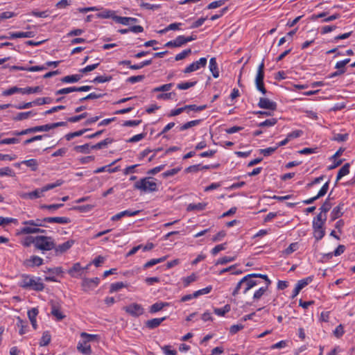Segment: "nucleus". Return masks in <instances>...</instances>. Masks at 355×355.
Segmentation results:
<instances>
[{
	"instance_id": "nucleus-1",
	"label": "nucleus",
	"mask_w": 355,
	"mask_h": 355,
	"mask_svg": "<svg viewBox=\"0 0 355 355\" xmlns=\"http://www.w3.org/2000/svg\"><path fill=\"white\" fill-rule=\"evenodd\" d=\"M19 286L23 288L32 289L35 291H42L44 288V284L42 282L41 278H34L28 275H22Z\"/></svg>"
},
{
	"instance_id": "nucleus-2",
	"label": "nucleus",
	"mask_w": 355,
	"mask_h": 355,
	"mask_svg": "<svg viewBox=\"0 0 355 355\" xmlns=\"http://www.w3.org/2000/svg\"><path fill=\"white\" fill-rule=\"evenodd\" d=\"M257 284L258 282L257 280L248 278L245 275L237 283L232 291V295L234 297L236 296L239 293L240 290H242L243 294H246L249 290Z\"/></svg>"
},
{
	"instance_id": "nucleus-3",
	"label": "nucleus",
	"mask_w": 355,
	"mask_h": 355,
	"mask_svg": "<svg viewBox=\"0 0 355 355\" xmlns=\"http://www.w3.org/2000/svg\"><path fill=\"white\" fill-rule=\"evenodd\" d=\"M152 178H144L139 181H137L134 184L135 189L140 190L143 192H154L157 191V185L155 182L152 180Z\"/></svg>"
},
{
	"instance_id": "nucleus-4",
	"label": "nucleus",
	"mask_w": 355,
	"mask_h": 355,
	"mask_svg": "<svg viewBox=\"0 0 355 355\" xmlns=\"http://www.w3.org/2000/svg\"><path fill=\"white\" fill-rule=\"evenodd\" d=\"M35 248L42 251H49L55 248V241L51 236H37Z\"/></svg>"
},
{
	"instance_id": "nucleus-5",
	"label": "nucleus",
	"mask_w": 355,
	"mask_h": 355,
	"mask_svg": "<svg viewBox=\"0 0 355 355\" xmlns=\"http://www.w3.org/2000/svg\"><path fill=\"white\" fill-rule=\"evenodd\" d=\"M264 79V62L263 60L259 65L257 73L255 78V84L257 89L260 91L263 94H266V89L263 84Z\"/></svg>"
},
{
	"instance_id": "nucleus-6",
	"label": "nucleus",
	"mask_w": 355,
	"mask_h": 355,
	"mask_svg": "<svg viewBox=\"0 0 355 355\" xmlns=\"http://www.w3.org/2000/svg\"><path fill=\"white\" fill-rule=\"evenodd\" d=\"M123 309L132 317H139L144 312V308L141 304L137 303H132L128 306H125Z\"/></svg>"
},
{
	"instance_id": "nucleus-7",
	"label": "nucleus",
	"mask_w": 355,
	"mask_h": 355,
	"mask_svg": "<svg viewBox=\"0 0 355 355\" xmlns=\"http://www.w3.org/2000/svg\"><path fill=\"white\" fill-rule=\"evenodd\" d=\"M100 279L98 277L89 279L84 278L83 279L81 286L83 291H89L94 289L99 284Z\"/></svg>"
},
{
	"instance_id": "nucleus-8",
	"label": "nucleus",
	"mask_w": 355,
	"mask_h": 355,
	"mask_svg": "<svg viewBox=\"0 0 355 355\" xmlns=\"http://www.w3.org/2000/svg\"><path fill=\"white\" fill-rule=\"evenodd\" d=\"M207 60L206 58H201L199 60L193 62L188 67H187L184 70V73H189L200 69L201 67H205L207 64Z\"/></svg>"
},
{
	"instance_id": "nucleus-9",
	"label": "nucleus",
	"mask_w": 355,
	"mask_h": 355,
	"mask_svg": "<svg viewBox=\"0 0 355 355\" xmlns=\"http://www.w3.org/2000/svg\"><path fill=\"white\" fill-rule=\"evenodd\" d=\"M258 106L262 109L275 111L277 110V103L266 98H260Z\"/></svg>"
},
{
	"instance_id": "nucleus-10",
	"label": "nucleus",
	"mask_w": 355,
	"mask_h": 355,
	"mask_svg": "<svg viewBox=\"0 0 355 355\" xmlns=\"http://www.w3.org/2000/svg\"><path fill=\"white\" fill-rule=\"evenodd\" d=\"M51 314L56 318L58 320H63L66 315H64L60 311V306L59 303L55 302H51Z\"/></svg>"
},
{
	"instance_id": "nucleus-11",
	"label": "nucleus",
	"mask_w": 355,
	"mask_h": 355,
	"mask_svg": "<svg viewBox=\"0 0 355 355\" xmlns=\"http://www.w3.org/2000/svg\"><path fill=\"white\" fill-rule=\"evenodd\" d=\"M73 240H69L58 246L55 245V248H53V250H55V252L57 255L63 254L65 252H67L69 249H70L73 245Z\"/></svg>"
},
{
	"instance_id": "nucleus-12",
	"label": "nucleus",
	"mask_w": 355,
	"mask_h": 355,
	"mask_svg": "<svg viewBox=\"0 0 355 355\" xmlns=\"http://www.w3.org/2000/svg\"><path fill=\"white\" fill-rule=\"evenodd\" d=\"M140 212L139 210L136 211H130V210H125L121 212H119L116 214V215L113 216L111 218L112 221H116L120 220L123 216H135L137 215Z\"/></svg>"
},
{
	"instance_id": "nucleus-13",
	"label": "nucleus",
	"mask_w": 355,
	"mask_h": 355,
	"mask_svg": "<svg viewBox=\"0 0 355 355\" xmlns=\"http://www.w3.org/2000/svg\"><path fill=\"white\" fill-rule=\"evenodd\" d=\"M43 220L46 223H56L60 224H67L71 222L70 218L67 217H46L43 218Z\"/></svg>"
},
{
	"instance_id": "nucleus-14",
	"label": "nucleus",
	"mask_w": 355,
	"mask_h": 355,
	"mask_svg": "<svg viewBox=\"0 0 355 355\" xmlns=\"http://www.w3.org/2000/svg\"><path fill=\"white\" fill-rule=\"evenodd\" d=\"M77 349L82 354L89 355L92 354V349L89 344L86 343L84 340L83 342H79L77 345Z\"/></svg>"
},
{
	"instance_id": "nucleus-15",
	"label": "nucleus",
	"mask_w": 355,
	"mask_h": 355,
	"mask_svg": "<svg viewBox=\"0 0 355 355\" xmlns=\"http://www.w3.org/2000/svg\"><path fill=\"white\" fill-rule=\"evenodd\" d=\"M46 230L38 228L37 227H28L26 226L21 228V233L23 234H31L36 233H45Z\"/></svg>"
},
{
	"instance_id": "nucleus-16",
	"label": "nucleus",
	"mask_w": 355,
	"mask_h": 355,
	"mask_svg": "<svg viewBox=\"0 0 355 355\" xmlns=\"http://www.w3.org/2000/svg\"><path fill=\"white\" fill-rule=\"evenodd\" d=\"M166 320V317H163L161 318H153L151 320H148L146 322V327L152 329H155L160 325V324Z\"/></svg>"
},
{
	"instance_id": "nucleus-17",
	"label": "nucleus",
	"mask_w": 355,
	"mask_h": 355,
	"mask_svg": "<svg viewBox=\"0 0 355 355\" xmlns=\"http://www.w3.org/2000/svg\"><path fill=\"white\" fill-rule=\"evenodd\" d=\"M209 68L214 78H216L219 76V71L216 58H211L210 59Z\"/></svg>"
},
{
	"instance_id": "nucleus-18",
	"label": "nucleus",
	"mask_w": 355,
	"mask_h": 355,
	"mask_svg": "<svg viewBox=\"0 0 355 355\" xmlns=\"http://www.w3.org/2000/svg\"><path fill=\"white\" fill-rule=\"evenodd\" d=\"M182 45H184L183 35H180L177 37L175 40L169 41L165 44V46L170 48L179 47Z\"/></svg>"
},
{
	"instance_id": "nucleus-19",
	"label": "nucleus",
	"mask_w": 355,
	"mask_h": 355,
	"mask_svg": "<svg viewBox=\"0 0 355 355\" xmlns=\"http://www.w3.org/2000/svg\"><path fill=\"white\" fill-rule=\"evenodd\" d=\"M38 314V310L36 308H33L28 311V316L31 321L33 327L37 329L36 316Z\"/></svg>"
},
{
	"instance_id": "nucleus-20",
	"label": "nucleus",
	"mask_w": 355,
	"mask_h": 355,
	"mask_svg": "<svg viewBox=\"0 0 355 355\" xmlns=\"http://www.w3.org/2000/svg\"><path fill=\"white\" fill-rule=\"evenodd\" d=\"M207 205V203L206 202H199L198 204L191 203L187 206V210L188 211H202L205 209Z\"/></svg>"
},
{
	"instance_id": "nucleus-21",
	"label": "nucleus",
	"mask_w": 355,
	"mask_h": 355,
	"mask_svg": "<svg viewBox=\"0 0 355 355\" xmlns=\"http://www.w3.org/2000/svg\"><path fill=\"white\" fill-rule=\"evenodd\" d=\"M168 306V303L167 302H156L150 306L149 311L151 313H155L162 310L164 307Z\"/></svg>"
},
{
	"instance_id": "nucleus-22",
	"label": "nucleus",
	"mask_w": 355,
	"mask_h": 355,
	"mask_svg": "<svg viewBox=\"0 0 355 355\" xmlns=\"http://www.w3.org/2000/svg\"><path fill=\"white\" fill-rule=\"evenodd\" d=\"M343 204H339L337 207H334L331 213V220H334L340 218L343 215L341 211L343 209Z\"/></svg>"
},
{
	"instance_id": "nucleus-23",
	"label": "nucleus",
	"mask_w": 355,
	"mask_h": 355,
	"mask_svg": "<svg viewBox=\"0 0 355 355\" xmlns=\"http://www.w3.org/2000/svg\"><path fill=\"white\" fill-rule=\"evenodd\" d=\"M82 78L81 75L74 74L71 76H66L62 78L61 81L65 83H76L79 81Z\"/></svg>"
},
{
	"instance_id": "nucleus-24",
	"label": "nucleus",
	"mask_w": 355,
	"mask_h": 355,
	"mask_svg": "<svg viewBox=\"0 0 355 355\" xmlns=\"http://www.w3.org/2000/svg\"><path fill=\"white\" fill-rule=\"evenodd\" d=\"M349 167L350 164L349 163H346L340 168L337 174L336 181H338L343 176L347 175L349 173Z\"/></svg>"
},
{
	"instance_id": "nucleus-25",
	"label": "nucleus",
	"mask_w": 355,
	"mask_h": 355,
	"mask_svg": "<svg viewBox=\"0 0 355 355\" xmlns=\"http://www.w3.org/2000/svg\"><path fill=\"white\" fill-rule=\"evenodd\" d=\"M112 141H113L112 139L106 138L105 139L101 141V142H98L96 144L92 146L91 148L94 149V150L101 149V148L106 147L108 144H112Z\"/></svg>"
},
{
	"instance_id": "nucleus-26",
	"label": "nucleus",
	"mask_w": 355,
	"mask_h": 355,
	"mask_svg": "<svg viewBox=\"0 0 355 355\" xmlns=\"http://www.w3.org/2000/svg\"><path fill=\"white\" fill-rule=\"evenodd\" d=\"M96 16H97V17L101 18V19L112 18L114 20V16H116V15H115V12L113 10H105L104 11H103L100 13H98L96 15Z\"/></svg>"
},
{
	"instance_id": "nucleus-27",
	"label": "nucleus",
	"mask_w": 355,
	"mask_h": 355,
	"mask_svg": "<svg viewBox=\"0 0 355 355\" xmlns=\"http://www.w3.org/2000/svg\"><path fill=\"white\" fill-rule=\"evenodd\" d=\"M88 130H89V129L86 128V129L80 130L76 132H70V133L67 134L64 136V137H65L66 140L70 141L72 139H73L74 137H80V136L83 135L85 132H86Z\"/></svg>"
},
{
	"instance_id": "nucleus-28",
	"label": "nucleus",
	"mask_w": 355,
	"mask_h": 355,
	"mask_svg": "<svg viewBox=\"0 0 355 355\" xmlns=\"http://www.w3.org/2000/svg\"><path fill=\"white\" fill-rule=\"evenodd\" d=\"M268 286H264L260 287L257 291H256L253 295V300L254 301H257L261 298V297L265 294L266 291L268 290Z\"/></svg>"
},
{
	"instance_id": "nucleus-29",
	"label": "nucleus",
	"mask_w": 355,
	"mask_h": 355,
	"mask_svg": "<svg viewBox=\"0 0 355 355\" xmlns=\"http://www.w3.org/2000/svg\"><path fill=\"white\" fill-rule=\"evenodd\" d=\"M21 163L28 167H30L33 171H36L37 170L38 162L35 159L24 160L21 162Z\"/></svg>"
},
{
	"instance_id": "nucleus-30",
	"label": "nucleus",
	"mask_w": 355,
	"mask_h": 355,
	"mask_svg": "<svg viewBox=\"0 0 355 355\" xmlns=\"http://www.w3.org/2000/svg\"><path fill=\"white\" fill-rule=\"evenodd\" d=\"M35 113H34L33 111H28V112H19L15 117H13V120L22 121V120L28 119L31 116L35 115Z\"/></svg>"
},
{
	"instance_id": "nucleus-31",
	"label": "nucleus",
	"mask_w": 355,
	"mask_h": 355,
	"mask_svg": "<svg viewBox=\"0 0 355 355\" xmlns=\"http://www.w3.org/2000/svg\"><path fill=\"white\" fill-rule=\"evenodd\" d=\"M42 90V88L40 86L31 87H27L25 88H21V94H34V93H40Z\"/></svg>"
},
{
	"instance_id": "nucleus-32",
	"label": "nucleus",
	"mask_w": 355,
	"mask_h": 355,
	"mask_svg": "<svg viewBox=\"0 0 355 355\" xmlns=\"http://www.w3.org/2000/svg\"><path fill=\"white\" fill-rule=\"evenodd\" d=\"M43 222H44L43 219L37 218L36 220H25L22 223V224L35 227H45V225L43 224Z\"/></svg>"
},
{
	"instance_id": "nucleus-33",
	"label": "nucleus",
	"mask_w": 355,
	"mask_h": 355,
	"mask_svg": "<svg viewBox=\"0 0 355 355\" xmlns=\"http://www.w3.org/2000/svg\"><path fill=\"white\" fill-rule=\"evenodd\" d=\"M83 270H84L83 268L81 267L80 263H76L73 265V266L68 270V273L71 277H76V273L80 272Z\"/></svg>"
},
{
	"instance_id": "nucleus-34",
	"label": "nucleus",
	"mask_w": 355,
	"mask_h": 355,
	"mask_svg": "<svg viewBox=\"0 0 355 355\" xmlns=\"http://www.w3.org/2000/svg\"><path fill=\"white\" fill-rule=\"evenodd\" d=\"M200 121H201V120L199 119V120H193V121L187 122L186 123L180 126L179 129L180 131L186 130L190 128L198 125L200 123Z\"/></svg>"
},
{
	"instance_id": "nucleus-35",
	"label": "nucleus",
	"mask_w": 355,
	"mask_h": 355,
	"mask_svg": "<svg viewBox=\"0 0 355 355\" xmlns=\"http://www.w3.org/2000/svg\"><path fill=\"white\" fill-rule=\"evenodd\" d=\"M166 257H161L159 259H151L149 261L146 262L144 265V268H148L152 267L157 263H162V262L166 260Z\"/></svg>"
},
{
	"instance_id": "nucleus-36",
	"label": "nucleus",
	"mask_w": 355,
	"mask_h": 355,
	"mask_svg": "<svg viewBox=\"0 0 355 355\" xmlns=\"http://www.w3.org/2000/svg\"><path fill=\"white\" fill-rule=\"evenodd\" d=\"M51 335L49 333V331H44L43 333V335L41 338V340H40V346H46L48 345L50 342H51Z\"/></svg>"
},
{
	"instance_id": "nucleus-37",
	"label": "nucleus",
	"mask_w": 355,
	"mask_h": 355,
	"mask_svg": "<svg viewBox=\"0 0 355 355\" xmlns=\"http://www.w3.org/2000/svg\"><path fill=\"white\" fill-rule=\"evenodd\" d=\"M27 261L31 263L30 266H40L43 263V259L37 256H32Z\"/></svg>"
},
{
	"instance_id": "nucleus-38",
	"label": "nucleus",
	"mask_w": 355,
	"mask_h": 355,
	"mask_svg": "<svg viewBox=\"0 0 355 355\" xmlns=\"http://www.w3.org/2000/svg\"><path fill=\"white\" fill-rule=\"evenodd\" d=\"M231 310L230 304H226L223 308H216L214 309V313L218 316H224L225 313H228Z\"/></svg>"
},
{
	"instance_id": "nucleus-39",
	"label": "nucleus",
	"mask_w": 355,
	"mask_h": 355,
	"mask_svg": "<svg viewBox=\"0 0 355 355\" xmlns=\"http://www.w3.org/2000/svg\"><path fill=\"white\" fill-rule=\"evenodd\" d=\"M63 184V181L62 180H58L55 183L49 184L45 185L42 188V191H47L51 189H53L57 187H59Z\"/></svg>"
},
{
	"instance_id": "nucleus-40",
	"label": "nucleus",
	"mask_w": 355,
	"mask_h": 355,
	"mask_svg": "<svg viewBox=\"0 0 355 355\" xmlns=\"http://www.w3.org/2000/svg\"><path fill=\"white\" fill-rule=\"evenodd\" d=\"M9 176V177H15V173L14 171L10 167H4L0 168V176Z\"/></svg>"
},
{
	"instance_id": "nucleus-41",
	"label": "nucleus",
	"mask_w": 355,
	"mask_h": 355,
	"mask_svg": "<svg viewBox=\"0 0 355 355\" xmlns=\"http://www.w3.org/2000/svg\"><path fill=\"white\" fill-rule=\"evenodd\" d=\"M80 337L84 339V340L89 344V342L96 340L98 338V336L96 334H89L85 332H83L80 334Z\"/></svg>"
},
{
	"instance_id": "nucleus-42",
	"label": "nucleus",
	"mask_w": 355,
	"mask_h": 355,
	"mask_svg": "<svg viewBox=\"0 0 355 355\" xmlns=\"http://www.w3.org/2000/svg\"><path fill=\"white\" fill-rule=\"evenodd\" d=\"M277 123V119L275 118L266 119V121L258 124L259 127H270L275 125Z\"/></svg>"
},
{
	"instance_id": "nucleus-43",
	"label": "nucleus",
	"mask_w": 355,
	"mask_h": 355,
	"mask_svg": "<svg viewBox=\"0 0 355 355\" xmlns=\"http://www.w3.org/2000/svg\"><path fill=\"white\" fill-rule=\"evenodd\" d=\"M52 99L50 97H44V98H38L36 100L33 101L34 105H42L44 104L51 103Z\"/></svg>"
},
{
	"instance_id": "nucleus-44",
	"label": "nucleus",
	"mask_w": 355,
	"mask_h": 355,
	"mask_svg": "<svg viewBox=\"0 0 355 355\" xmlns=\"http://www.w3.org/2000/svg\"><path fill=\"white\" fill-rule=\"evenodd\" d=\"M89 146L88 144L81 145V146H76L74 147V150L78 153H89L90 152Z\"/></svg>"
},
{
	"instance_id": "nucleus-45",
	"label": "nucleus",
	"mask_w": 355,
	"mask_h": 355,
	"mask_svg": "<svg viewBox=\"0 0 355 355\" xmlns=\"http://www.w3.org/2000/svg\"><path fill=\"white\" fill-rule=\"evenodd\" d=\"M182 25L181 23H173L169 24L167 27H166L164 29L159 31V33H164L168 31L173 30H179L180 26Z\"/></svg>"
},
{
	"instance_id": "nucleus-46",
	"label": "nucleus",
	"mask_w": 355,
	"mask_h": 355,
	"mask_svg": "<svg viewBox=\"0 0 355 355\" xmlns=\"http://www.w3.org/2000/svg\"><path fill=\"white\" fill-rule=\"evenodd\" d=\"M63 204L42 205L40 206V208L42 209H45L53 211L63 207Z\"/></svg>"
},
{
	"instance_id": "nucleus-47",
	"label": "nucleus",
	"mask_w": 355,
	"mask_h": 355,
	"mask_svg": "<svg viewBox=\"0 0 355 355\" xmlns=\"http://www.w3.org/2000/svg\"><path fill=\"white\" fill-rule=\"evenodd\" d=\"M211 289H212L211 286H207L206 288H204L202 289H200V290H198L197 291H195L193 293V296L196 297H198L200 295L207 294V293L211 292Z\"/></svg>"
},
{
	"instance_id": "nucleus-48",
	"label": "nucleus",
	"mask_w": 355,
	"mask_h": 355,
	"mask_svg": "<svg viewBox=\"0 0 355 355\" xmlns=\"http://www.w3.org/2000/svg\"><path fill=\"white\" fill-rule=\"evenodd\" d=\"M33 128L34 130V132H48L50 130H52L51 126V123L46 124V125H42L35 126V127H33Z\"/></svg>"
},
{
	"instance_id": "nucleus-49",
	"label": "nucleus",
	"mask_w": 355,
	"mask_h": 355,
	"mask_svg": "<svg viewBox=\"0 0 355 355\" xmlns=\"http://www.w3.org/2000/svg\"><path fill=\"white\" fill-rule=\"evenodd\" d=\"M73 92H77L76 87H70L60 89L56 91L55 94L56 95L67 94H69Z\"/></svg>"
},
{
	"instance_id": "nucleus-50",
	"label": "nucleus",
	"mask_w": 355,
	"mask_h": 355,
	"mask_svg": "<svg viewBox=\"0 0 355 355\" xmlns=\"http://www.w3.org/2000/svg\"><path fill=\"white\" fill-rule=\"evenodd\" d=\"M173 85V83H168L163 85H161L159 87H155L153 89V92H167L171 89L172 86Z\"/></svg>"
},
{
	"instance_id": "nucleus-51",
	"label": "nucleus",
	"mask_w": 355,
	"mask_h": 355,
	"mask_svg": "<svg viewBox=\"0 0 355 355\" xmlns=\"http://www.w3.org/2000/svg\"><path fill=\"white\" fill-rule=\"evenodd\" d=\"M312 281L311 277H309L307 278L301 279L297 282L296 286L301 291L304 288L309 282Z\"/></svg>"
},
{
	"instance_id": "nucleus-52",
	"label": "nucleus",
	"mask_w": 355,
	"mask_h": 355,
	"mask_svg": "<svg viewBox=\"0 0 355 355\" xmlns=\"http://www.w3.org/2000/svg\"><path fill=\"white\" fill-rule=\"evenodd\" d=\"M17 325L20 327L19 333L20 335H23L26 333L25 328L27 327L26 322H24L19 317L17 318Z\"/></svg>"
},
{
	"instance_id": "nucleus-53",
	"label": "nucleus",
	"mask_w": 355,
	"mask_h": 355,
	"mask_svg": "<svg viewBox=\"0 0 355 355\" xmlns=\"http://www.w3.org/2000/svg\"><path fill=\"white\" fill-rule=\"evenodd\" d=\"M88 114L87 112L82 113L80 115L74 116L68 118L67 121L71 123H76L80 121L83 119H85L87 116Z\"/></svg>"
},
{
	"instance_id": "nucleus-54",
	"label": "nucleus",
	"mask_w": 355,
	"mask_h": 355,
	"mask_svg": "<svg viewBox=\"0 0 355 355\" xmlns=\"http://www.w3.org/2000/svg\"><path fill=\"white\" fill-rule=\"evenodd\" d=\"M112 79V77L111 76H96V77L93 80V82H94V83H102L109 82V81H110Z\"/></svg>"
},
{
	"instance_id": "nucleus-55",
	"label": "nucleus",
	"mask_w": 355,
	"mask_h": 355,
	"mask_svg": "<svg viewBox=\"0 0 355 355\" xmlns=\"http://www.w3.org/2000/svg\"><path fill=\"white\" fill-rule=\"evenodd\" d=\"M191 53V50L190 49L184 50L182 52L177 54L175 55V59L176 61H179V60H183L187 56H188Z\"/></svg>"
},
{
	"instance_id": "nucleus-56",
	"label": "nucleus",
	"mask_w": 355,
	"mask_h": 355,
	"mask_svg": "<svg viewBox=\"0 0 355 355\" xmlns=\"http://www.w3.org/2000/svg\"><path fill=\"white\" fill-rule=\"evenodd\" d=\"M277 149V148L276 146H275V147H269V148H267L261 149L260 150V153L262 154L265 157H268V156L272 155L273 153H275Z\"/></svg>"
},
{
	"instance_id": "nucleus-57",
	"label": "nucleus",
	"mask_w": 355,
	"mask_h": 355,
	"mask_svg": "<svg viewBox=\"0 0 355 355\" xmlns=\"http://www.w3.org/2000/svg\"><path fill=\"white\" fill-rule=\"evenodd\" d=\"M114 21L123 25H128L130 24L129 17H120L116 15L114 17Z\"/></svg>"
},
{
	"instance_id": "nucleus-58",
	"label": "nucleus",
	"mask_w": 355,
	"mask_h": 355,
	"mask_svg": "<svg viewBox=\"0 0 355 355\" xmlns=\"http://www.w3.org/2000/svg\"><path fill=\"white\" fill-rule=\"evenodd\" d=\"M196 84V81L195 82L182 83L178 84L177 87L179 89L184 90V89H187L191 87H193Z\"/></svg>"
},
{
	"instance_id": "nucleus-59",
	"label": "nucleus",
	"mask_w": 355,
	"mask_h": 355,
	"mask_svg": "<svg viewBox=\"0 0 355 355\" xmlns=\"http://www.w3.org/2000/svg\"><path fill=\"white\" fill-rule=\"evenodd\" d=\"M235 257H224L216 261V265H224L235 260Z\"/></svg>"
},
{
	"instance_id": "nucleus-60",
	"label": "nucleus",
	"mask_w": 355,
	"mask_h": 355,
	"mask_svg": "<svg viewBox=\"0 0 355 355\" xmlns=\"http://www.w3.org/2000/svg\"><path fill=\"white\" fill-rule=\"evenodd\" d=\"M123 287H125V285L123 282H116V283L112 284L110 286V292L114 293V292L118 291Z\"/></svg>"
},
{
	"instance_id": "nucleus-61",
	"label": "nucleus",
	"mask_w": 355,
	"mask_h": 355,
	"mask_svg": "<svg viewBox=\"0 0 355 355\" xmlns=\"http://www.w3.org/2000/svg\"><path fill=\"white\" fill-rule=\"evenodd\" d=\"M17 92H21V88H19V87H10L8 89L5 90L3 92V94L4 96H10V95H12V94H15Z\"/></svg>"
},
{
	"instance_id": "nucleus-62",
	"label": "nucleus",
	"mask_w": 355,
	"mask_h": 355,
	"mask_svg": "<svg viewBox=\"0 0 355 355\" xmlns=\"http://www.w3.org/2000/svg\"><path fill=\"white\" fill-rule=\"evenodd\" d=\"M31 244H33L34 246L35 247L36 245V236L33 237V236H28L25 239L24 243H23V245L25 246V247H28L30 246Z\"/></svg>"
},
{
	"instance_id": "nucleus-63",
	"label": "nucleus",
	"mask_w": 355,
	"mask_h": 355,
	"mask_svg": "<svg viewBox=\"0 0 355 355\" xmlns=\"http://www.w3.org/2000/svg\"><path fill=\"white\" fill-rule=\"evenodd\" d=\"M196 280V276L194 273L191 275L186 277L183 279V283L184 286H188L191 282H193Z\"/></svg>"
},
{
	"instance_id": "nucleus-64",
	"label": "nucleus",
	"mask_w": 355,
	"mask_h": 355,
	"mask_svg": "<svg viewBox=\"0 0 355 355\" xmlns=\"http://www.w3.org/2000/svg\"><path fill=\"white\" fill-rule=\"evenodd\" d=\"M162 349L166 355H177V351L175 349H171L170 345H165L162 347Z\"/></svg>"
}]
</instances>
